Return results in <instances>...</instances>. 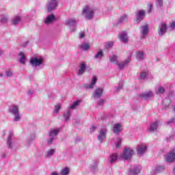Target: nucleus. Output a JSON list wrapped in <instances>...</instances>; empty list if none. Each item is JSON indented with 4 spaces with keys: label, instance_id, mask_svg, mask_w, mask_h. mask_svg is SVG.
<instances>
[{
    "label": "nucleus",
    "instance_id": "nucleus-6",
    "mask_svg": "<svg viewBox=\"0 0 175 175\" xmlns=\"http://www.w3.org/2000/svg\"><path fill=\"white\" fill-rule=\"evenodd\" d=\"M13 136H14L13 133L10 132L7 139V146L8 148H10V149L14 148V147H16V141H14V138L13 137Z\"/></svg>",
    "mask_w": 175,
    "mask_h": 175
},
{
    "label": "nucleus",
    "instance_id": "nucleus-52",
    "mask_svg": "<svg viewBox=\"0 0 175 175\" xmlns=\"http://www.w3.org/2000/svg\"><path fill=\"white\" fill-rule=\"evenodd\" d=\"M97 167H98V166L96 165H94L90 167V169H91L92 172H95L96 170Z\"/></svg>",
    "mask_w": 175,
    "mask_h": 175
},
{
    "label": "nucleus",
    "instance_id": "nucleus-33",
    "mask_svg": "<svg viewBox=\"0 0 175 175\" xmlns=\"http://www.w3.org/2000/svg\"><path fill=\"white\" fill-rule=\"evenodd\" d=\"M155 92L157 95H161L165 92V88L162 86H159L155 89Z\"/></svg>",
    "mask_w": 175,
    "mask_h": 175
},
{
    "label": "nucleus",
    "instance_id": "nucleus-45",
    "mask_svg": "<svg viewBox=\"0 0 175 175\" xmlns=\"http://www.w3.org/2000/svg\"><path fill=\"white\" fill-rule=\"evenodd\" d=\"M5 75L7 77H12V76H13V72H12V70H7L5 71Z\"/></svg>",
    "mask_w": 175,
    "mask_h": 175
},
{
    "label": "nucleus",
    "instance_id": "nucleus-17",
    "mask_svg": "<svg viewBox=\"0 0 175 175\" xmlns=\"http://www.w3.org/2000/svg\"><path fill=\"white\" fill-rule=\"evenodd\" d=\"M140 172H142V166L140 165L135 166L133 168L130 169L129 170V173L131 175L139 174Z\"/></svg>",
    "mask_w": 175,
    "mask_h": 175
},
{
    "label": "nucleus",
    "instance_id": "nucleus-13",
    "mask_svg": "<svg viewBox=\"0 0 175 175\" xmlns=\"http://www.w3.org/2000/svg\"><path fill=\"white\" fill-rule=\"evenodd\" d=\"M149 29L148 25H144L140 27V33L142 35V38H146L148 35Z\"/></svg>",
    "mask_w": 175,
    "mask_h": 175
},
{
    "label": "nucleus",
    "instance_id": "nucleus-29",
    "mask_svg": "<svg viewBox=\"0 0 175 175\" xmlns=\"http://www.w3.org/2000/svg\"><path fill=\"white\" fill-rule=\"evenodd\" d=\"M104 55L103 51L100 50L94 56V59H102Z\"/></svg>",
    "mask_w": 175,
    "mask_h": 175
},
{
    "label": "nucleus",
    "instance_id": "nucleus-1",
    "mask_svg": "<svg viewBox=\"0 0 175 175\" xmlns=\"http://www.w3.org/2000/svg\"><path fill=\"white\" fill-rule=\"evenodd\" d=\"M134 154L133 150L130 148H126L124 149L123 152L120 154V159H124V161H131Z\"/></svg>",
    "mask_w": 175,
    "mask_h": 175
},
{
    "label": "nucleus",
    "instance_id": "nucleus-25",
    "mask_svg": "<svg viewBox=\"0 0 175 175\" xmlns=\"http://www.w3.org/2000/svg\"><path fill=\"white\" fill-rule=\"evenodd\" d=\"M96 81H98V78L96 77V76H94L92 79L91 84L88 85L87 86V88H88L89 90H92V88H94V86L95 85V84H96Z\"/></svg>",
    "mask_w": 175,
    "mask_h": 175
},
{
    "label": "nucleus",
    "instance_id": "nucleus-4",
    "mask_svg": "<svg viewBox=\"0 0 175 175\" xmlns=\"http://www.w3.org/2000/svg\"><path fill=\"white\" fill-rule=\"evenodd\" d=\"M107 135V127L106 126H102L99 134L97 137V140L100 142V143H103L105 139H106V136Z\"/></svg>",
    "mask_w": 175,
    "mask_h": 175
},
{
    "label": "nucleus",
    "instance_id": "nucleus-48",
    "mask_svg": "<svg viewBox=\"0 0 175 175\" xmlns=\"http://www.w3.org/2000/svg\"><path fill=\"white\" fill-rule=\"evenodd\" d=\"M122 87H124V83L122 82H120L117 88V91H120L122 88Z\"/></svg>",
    "mask_w": 175,
    "mask_h": 175
},
{
    "label": "nucleus",
    "instance_id": "nucleus-35",
    "mask_svg": "<svg viewBox=\"0 0 175 175\" xmlns=\"http://www.w3.org/2000/svg\"><path fill=\"white\" fill-rule=\"evenodd\" d=\"M69 172H70V170L69 169V167H66L64 169H62L60 172V174L61 175H68L69 174Z\"/></svg>",
    "mask_w": 175,
    "mask_h": 175
},
{
    "label": "nucleus",
    "instance_id": "nucleus-57",
    "mask_svg": "<svg viewBox=\"0 0 175 175\" xmlns=\"http://www.w3.org/2000/svg\"><path fill=\"white\" fill-rule=\"evenodd\" d=\"M29 140H35V135H31L29 137Z\"/></svg>",
    "mask_w": 175,
    "mask_h": 175
},
{
    "label": "nucleus",
    "instance_id": "nucleus-53",
    "mask_svg": "<svg viewBox=\"0 0 175 175\" xmlns=\"http://www.w3.org/2000/svg\"><path fill=\"white\" fill-rule=\"evenodd\" d=\"M170 28L171 29H175V21L170 23Z\"/></svg>",
    "mask_w": 175,
    "mask_h": 175
},
{
    "label": "nucleus",
    "instance_id": "nucleus-27",
    "mask_svg": "<svg viewBox=\"0 0 175 175\" xmlns=\"http://www.w3.org/2000/svg\"><path fill=\"white\" fill-rule=\"evenodd\" d=\"M19 55H20V59H19V62L21 64H22V65H25V61L27 59V57H25V55H24V53L23 52H21L19 53Z\"/></svg>",
    "mask_w": 175,
    "mask_h": 175
},
{
    "label": "nucleus",
    "instance_id": "nucleus-12",
    "mask_svg": "<svg viewBox=\"0 0 175 175\" xmlns=\"http://www.w3.org/2000/svg\"><path fill=\"white\" fill-rule=\"evenodd\" d=\"M136 16H137L136 23H137V24H139V23H140V21H142L143 20V18H144V17H146V11H144L143 10H139L136 14Z\"/></svg>",
    "mask_w": 175,
    "mask_h": 175
},
{
    "label": "nucleus",
    "instance_id": "nucleus-19",
    "mask_svg": "<svg viewBox=\"0 0 175 175\" xmlns=\"http://www.w3.org/2000/svg\"><path fill=\"white\" fill-rule=\"evenodd\" d=\"M159 126V122L155 121L154 122H153L150 124L148 131L149 132H155V131H157V129H158Z\"/></svg>",
    "mask_w": 175,
    "mask_h": 175
},
{
    "label": "nucleus",
    "instance_id": "nucleus-50",
    "mask_svg": "<svg viewBox=\"0 0 175 175\" xmlns=\"http://www.w3.org/2000/svg\"><path fill=\"white\" fill-rule=\"evenodd\" d=\"M114 44V43L110 42H108L106 45V48L107 49H110L111 47H113V45Z\"/></svg>",
    "mask_w": 175,
    "mask_h": 175
},
{
    "label": "nucleus",
    "instance_id": "nucleus-41",
    "mask_svg": "<svg viewBox=\"0 0 175 175\" xmlns=\"http://www.w3.org/2000/svg\"><path fill=\"white\" fill-rule=\"evenodd\" d=\"M121 142H122V139L121 138H118L117 142L116 143V148H120L121 147Z\"/></svg>",
    "mask_w": 175,
    "mask_h": 175
},
{
    "label": "nucleus",
    "instance_id": "nucleus-3",
    "mask_svg": "<svg viewBox=\"0 0 175 175\" xmlns=\"http://www.w3.org/2000/svg\"><path fill=\"white\" fill-rule=\"evenodd\" d=\"M9 112L14 116V121L18 122L21 120V115H20V109L18 105H13L9 109Z\"/></svg>",
    "mask_w": 175,
    "mask_h": 175
},
{
    "label": "nucleus",
    "instance_id": "nucleus-34",
    "mask_svg": "<svg viewBox=\"0 0 175 175\" xmlns=\"http://www.w3.org/2000/svg\"><path fill=\"white\" fill-rule=\"evenodd\" d=\"M137 59L138 61H142V59H144V53L142 51H139L137 53Z\"/></svg>",
    "mask_w": 175,
    "mask_h": 175
},
{
    "label": "nucleus",
    "instance_id": "nucleus-56",
    "mask_svg": "<svg viewBox=\"0 0 175 175\" xmlns=\"http://www.w3.org/2000/svg\"><path fill=\"white\" fill-rule=\"evenodd\" d=\"M84 36H85L84 32L80 33V34H79V38H80L81 39H83V38H84Z\"/></svg>",
    "mask_w": 175,
    "mask_h": 175
},
{
    "label": "nucleus",
    "instance_id": "nucleus-11",
    "mask_svg": "<svg viewBox=\"0 0 175 175\" xmlns=\"http://www.w3.org/2000/svg\"><path fill=\"white\" fill-rule=\"evenodd\" d=\"M30 64L31 66H40L43 64V59H39L38 57H34L31 59Z\"/></svg>",
    "mask_w": 175,
    "mask_h": 175
},
{
    "label": "nucleus",
    "instance_id": "nucleus-47",
    "mask_svg": "<svg viewBox=\"0 0 175 175\" xmlns=\"http://www.w3.org/2000/svg\"><path fill=\"white\" fill-rule=\"evenodd\" d=\"M105 102H106V100H105L103 98H100L98 101V106H103Z\"/></svg>",
    "mask_w": 175,
    "mask_h": 175
},
{
    "label": "nucleus",
    "instance_id": "nucleus-7",
    "mask_svg": "<svg viewBox=\"0 0 175 175\" xmlns=\"http://www.w3.org/2000/svg\"><path fill=\"white\" fill-rule=\"evenodd\" d=\"M58 6V0H50L46 5L48 12H53Z\"/></svg>",
    "mask_w": 175,
    "mask_h": 175
},
{
    "label": "nucleus",
    "instance_id": "nucleus-21",
    "mask_svg": "<svg viewBox=\"0 0 175 175\" xmlns=\"http://www.w3.org/2000/svg\"><path fill=\"white\" fill-rule=\"evenodd\" d=\"M55 16H54V14H51L49 16H48L46 19L44 20V23L46 24H51V23H54V21H55Z\"/></svg>",
    "mask_w": 175,
    "mask_h": 175
},
{
    "label": "nucleus",
    "instance_id": "nucleus-62",
    "mask_svg": "<svg viewBox=\"0 0 175 175\" xmlns=\"http://www.w3.org/2000/svg\"><path fill=\"white\" fill-rule=\"evenodd\" d=\"M2 76H3L2 74H1V75H0V77H2Z\"/></svg>",
    "mask_w": 175,
    "mask_h": 175
},
{
    "label": "nucleus",
    "instance_id": "nucleus-54",
    "mask_svg": "<svg viewBox=\"0 0 175 175\" xmlns=\"http://www.w3.org/2000/svg\"><path fill=\"white\" fill-rule=\"evenodd\" d=\"M96 129V126L92 125L90 128V132L92 133Z\"/></svg>",
    "mask_w": 175,
    "mask_h": 175
},
{
    "label": "nucleus",
    "instance_id": "nucleus-23",
    "mask_svg": "<svg viewBox=\"0 0 175 175\" xmlns=\"http://www.w3.org/2000/svg\"><path fill=\"white\" fill-rule=\"evenodd\" d=\"M175 159V153L172 152L167 154L166 157L167 162H173Z\"/></svg>",
    "mask_w": 175,
    "mask_h": 175
},
{
    "label": "nucleus",
    "instance_id": "nucleus-40",
    "mask_svg": "<svg viewBox=\"0 0 175 175\" xmlns=\"http://www.w3.org/2000/svg\"><path fill=\"white\" fill-rule=\"evenodd\" d=\"M80 103V101H75L72 103V105L70 107V109H76V107H77V106H79Z\"/></svg>",
    "mask_w": 175,
    "mask_h": 175
},
{
    "label": "nucleus",
    "instance_id": "nucleus-2",
    "mask_svg": "<svg viewBox=\"0 0 175 175\" xmlns=\"http://www.w3.org/2000/svg\"><path fill=\"white\" fill-rule=\"evenodd\" d=\"M95 11L90 5H86L83 9L82 15L86 20H92Z\"/></svg>",
    "mask_w": 175,
    "mask_h": 175
},
{
    "label": "nucleus",
    "instance_id": "nucleus-44",
    "mask_svg": "<svg viewBox=\"0 0 175 175\" xmlns=\"http://www.w3.org/2000/svg\"><path fill=\"white\" fill-rule=\"evenodd\" d=\"M57 138L53 137H49V139L47 141L48 144L50 146L51 144H53V142H54V140H56Z\"/></svg>",
    "mask_w": 175,
    "mask_h": 175
},
{
    "label": "nucleus",
    "instance_id": "nucleus-15",
    "mask_svg": "<svg viewBox=\"0 0 175 175\" xmlns=\"http://www.w3.org/2000/svg\"><path fill=\"white\" fill-rule=\"evenodd\" d=\"M152 96H154V94L151 91L146 92L139 95V97L145 100H148V99H150V98H152Z\"/></svg>",
    "mask_w": 175,
    "mask_h": 175
},
{
    "label": "nucleus",
    "instance_id": "nucleus-28",
    "mask_svg": "<svg viewBox=\"0 0 175 175\" xmlns=\"http://www.w3.org/2000/svg\"><path fill=\"white\" fill-rule=\"evenodd\" d=\"M118 159V155L117 154L113 153L111 156H109V162L110 163H114Z\"/></svg>",
    "mask_w": 175,
    "mask_h": 175
},
{
    "label": "nucleus",
    "instance_id": "nucleus-10",
    "mask_svg": "<svg viewBox=\"0 0 175 175\" xmlns=\"http://www.w3.org/2000/svg\"><path fill=\"white\" fill-rule=\"evenodd\" d=\"M146 151H147V145L146 144H142L137 147V152L139 155H143V154L146 153Z\"/></svg>",
    "mask_w": 175,
    "mask_h": 175
},
{
    "label": "nucleus",
    "instance_id": "nucleus-22",
    "mask_svg": "<svg viewBox=\"0 0 175 175\" xmlns=\"http://www.w3.org/2000/svg\"><path fill=\"white\" fill-rule=\"evenodd\" d=\"M54 154H55V149L51 148L46 150V152H45L44 157L45 158H51V157H53Z\"/></svg>",
    "mask_w": 175,
    "mask_h": 175
},
{
    "label": "nucleus",
    "instance_id": "nucleus-31",
    "mask_svg": "<svg viewBox=\"0 0 175 175\" xmlns=\"http://www.w3.org/2000/svg\"><path fill=\"white\" fill-rule=\"evenodd\" d=\"M126 21H128V15L124 14L120 18L118 24H124V23H126Z\"/></svg>",
    "mask_w": 175,
    "mask_h": 175
},
{
    "label": "nucleus",
    "instance_id": "nucleus-9",
    "mask_svg": "<svg viewBox=\"0 0 175 175\" xmlns=\"http://www.w3.org/2000/svg\"><path fill=\"white\" fill-rule=\"evenodd\" d=\"M131 57H132V52L130 53V55H129L128 58L126 60L120 63L118 62V63L116 65H118L119 69H124V68H125L126 65H128V64L131 62Z\"/></svg>",
    "mask_w": 175,
    "mask_h": 175
},
{
    "label": "nucleus",
    "instance_id": "nucleus-43",
    "mask_svg": "<svg viewBox=\"0 0 175 175\" xmlns=\"http://www.w3.org/2000/svg\"><path fill=\"white\" fill-rule=\"evenodd\" d=\"M81 49L84 50V51H88V49H90V45L87 43L83 44L81 45Z\"/></svg>",
    "mask_w": 175,
    "mask_h": 175
},
{
    "label": "nucleus",
    "instance_id": "nucleus-20",
    "mask_svg": "<svg viewBox=\"0 0 175 175\" xmlns=\"http://www.w3.org/2000/svg\"><path fill=\"white\" fill-rule=\"evenodd\" d=\"M120 40L123 43H128V33L126 32H122L120 34L119 37Z\"/></svg>",
    "mask_w": 175,
    "mask_h": 175
},
{
    "label": "nucleus",
    "instance_id": "nucleus-32",
    "mask_svg": "<svg viewBox=\"0 0 175 175\" xmlns=\"http://www.w3.org/2000/svg\"><path fill=\"white\" fill-rule=\"evenodd\" d=\"M9 21V16L8 15H2L0 18V23L1 24H6L8 21Z\"/></svg>",
    "mask_w": 175,
    "mask_h": 175
},
{
    "label": "nucleus",
    "instance_id": "nucleus-30",
    "mask_svg": "<svg viewBox=\"0 0 175 175\" xmlns=\"http://www.w3.org/2000/svg\"><path fill=\"white\" fill-rule=\"evenodd\" d=\"M21 21V16H16L12 18L13 25H17Z\"/></svg>",
    "mask_w": 175,
    "mask_h": 175
},
{
    "label": "nucleus",
    "instance_id": "nucleus-61",
    "mask_svg": "<svg viewBox=\"0 0 175 175\" xmlns=\"http://www.w3.org/2000/svg\"><path fill=\"white\" fill-rule=\"evenodd\" d=\"M31 94H32V92L29 91V92H28V94H29V95H31Z\"/></svg>",
    "mask_w": 175,
    "mask_h": 175
},
{
    "label": "nucleus",
    "instance_id": "nucleus-37",
    "mask_svg": "<svg viewBox=\"0 0 175 175\" xmlns=\"http://www.w3.org/2000/svg\"><path fill=\"white\" fill-rule=\"evenodd\" d=\"M163 103L165 105V107H169V105L172 103V100H170L169 98H167L163 100Z\"/></svg>",
    "mask_w": 175,
    "mask_h": 175
},
{
    "label": "nucleus",
    "instance_id": "nucleus-59",
    "mask_svg": "<svg viewBox=\"0 0 175 175\" xmlns=\"http://www.w3.org/2000/svg\"><path fill=\"white\" fill-rule=\"evenodd\" d=\"M2 54H3V51L0 49V57H1V55H2Z\"/></svg>",
    "mask_w": 175,
    "mask_h": 175
},
{
    "label": "nucleus",
    "instance_id": "nucleus-38",
    "mask_svg": "<svg viewBox=\"0 0 175 175\" xmlns=\"http://www.w3.org/2000/svg\"><path fill=\"white\" fill-rule=\"evenodd\" d=\"M165 170V166L163 165H159L156 167L155 169V172L156 173H159L161 172H163Z\"/></svg>",
    "mask_w": 175,
    "mask_h": 175
},
{
    "label": "nucleus",
    "instance_id": "nucleus-63",
    "mask_svg": "<svg viewBox=\"0 0 175 175\" xmlns=\"http://www.w3.org/2000/svg\"><path fill=\"white\" fill-rule=\"evenodd\" d=\"M170 96H173L172 95V94H170Z\"/></svg>",
    "mask_w": 175,
    "mask_h": 175
},
{
    "label": "nucleus",
    "instance_id": "nucleus-49",
    "mask_svg": "<svg viewBox=\"0 0 175 175\" xmlns=\"http://www.w3.org/2000/svg\"><path fill=\"white\" fill-rule=\"evenodd\" d=\"M122 87H124V83L122 82H120L117 88V91H120L122 88Z\"/></svg>",
    "mask_w": 175,
    "mask_h": 175
},
{
    "label": "nucleus",
    "instance_id": "nucleus-46",
    "mask_svg": "<svg viewBox=\"0 0 175 175\" xmlns=\"http://www.w3.org/2000/svg\"><path fill=\"white\" fill-rule=\"evenodd\" d=\"M157 3L159 8H162L163 6V0H157Z\"/></svg>",
    "mask_w": 175,
    "mask_h": 175
},
{
    "label": "nucleus",
    "instance_id": "nucleus-16",
    "mask_svg": "<svg viewBox=\"0 0 175 175\" xmlns=\"http://www.w3.org/2000/svg\"><path fill=\"white\" fill-rule=\"evenodd\" d=\"M61 131V129L59 128L57 129H51L49 136V137H55L57 139V136H58V133Z\"/></svg>",
    "mask_w": 175,
    "mask_h": 175
},
{
    "label": "nucleus",
    "instance_id": "nucleus-51",
    "mask_svg": "<svg viewBox=\"0 0 175 175\" xmlns=\"http://www.w3.org/2000/svg\"><path fill=\"white\" fill-rule=\"evenodd\" d=\"M175 122V118H172L168 122H167V125H170V124H173Z\"/></svg>",
    "mask_w": 175,
    "mask_h": 175
},
{
    "label": "nucleus",
    "instance_id": "nucleus-8",
    "mask_svg": "<svg viewBox=\"0 0 175 175\" xmlns=\"http://www.w3.org/2000/svg\"><path fill=\"white\" fill-rule=\"evenodd\" d=\"M166 31H167V25L163 22L161 23L158 29L159 36H163L166 33Z\"/></svg>",
    "mask_w": 175,
    "mask_h": 175
},
{
    "label": "nucleus",
    "instance_id": "nucleus-36",
    "mask_svg": "<svg viewBox=\"0 0 175 175\" xmlns=\"http://www.w3.org/2000/svg\"><path fill=\"white\" fill-rule=\"evenodd\" d=\"M148 76V71L144 70L140 74L141 80H145V79Z\"/></svg>",
    "mask_w": 175,
    "mask_h": 175
},
{
    "label": "nucleus",
    "instance_id": "nucleus-14",
    "mask_svg": "<svg viewBox=\"0 0 175 175\" xmlns=\"http://www.w3.org/2000/svg\"><path fill=\"white\" fill-rule=\"evenodd\" d=\"M103 91L104 90L102 88H96L93 93V97L95 98H101L103 95Z\"/></svg>",
    "mask_w": 175,
    "mask_h": 175
},
{
    "label": "nucleus",
    "instance_id": "nucleus-58",
    "mask_svg": "<svg viewBox=\"0 0 175 175\" xmlns=\"http://www.w3.org/2000/svg\"><path fill=\"white\" fill-rule=\"evenodd\" d=\"M51 175H58V173L54 172H52Z\"/></svg>",
    "mask_w": 175,
    "mask_h": 175
},
{
    "label": "nucleus",
    "instance_id": "nucleus-18",
    "mask_svg": "<svg viewBox=\"0 0 175 175\" xmlns=\"http://www.w3.org/2000/svg\"><path fill=\"white\" fill-rule=\"evenodd\" d=\"M113 132L116 133V135H118L120 132H122V125L120 123L116 124L113 125Z\"/></svg>",
    "mask_w": 175,
    "mask_h": 175
},
{
    "label": "nucleus",
    "instance_id": "nucleus-42",
    "mask_svg": "<svg viewBox=\"0 0 175 175\" xmlns=\"http://www.w3.org/2000/svg\"><path fill=\"white\" fill-rule=\"evenodd\" d=\"M59 110H61V105H57L55 106V109H54V113H56L57 114H58V113H59Z\"/></svg>",
    "mask_w": 175,
    "mask_h": 175
},
{
    "label": "nucleus",
    "instance_id": "nucleus-60",
    "mask_svg": "<svg viewBox=\"0 0 175 175\" xmlns=\"http://www.w3.org/2000/svg\"><path fill=\"white\" fill-rule=\"evenodd\" d=\"M5 157H6V155L5 154H1V158H5Z\"/></svg>",
    "mask_w": 175,
    "mask_h": 175
},
{
    "label": "nucleus",
    "instance_id": "nucleus-55",
    "mask_svg": "<svg viewBox=\"0 0 175 175\" xmlns=\"http://www.w3.org/2000/svg\"><path fill=\"white\" fill-rule=\"evenodd\" d=\"M152 10V5H149V9L148 10V13H150Z\"/></svg>",
    "mask_w": 175,
    "mask_h": 175
},
{
    "label": "nucleus",
    "instance_id": "nucleus-26",
    "mask_svg": "<svg viewBox=\"0 0 175 175\" xmlns=\"http://www.w3.org/2000/svg\"><path fill=\"white\" fill-rule=\"evenodd\" d=\"M85 69H87V65H85L84 63H81L80 65V69L78 72L79 75H81L84 74V72H85Z\"/></svg>",
    "mask_w": 175,
    "mask_h": 175
},
{
    "label": "nucleus",
    "instance_id": "nucleus-39",
    "mask_svg": "<svg viewBox=\"0 0 175 175\" xmlns=\"http://www.w3.org/2000/svg\"><path fill=\"white\" fill-rule=\"evenodd\" d=\"M70 111H68L66 113H64V117L65 118V121H69V118H70Z\"/></svg>",
    "mask_w": 175,
    "mask_h": 175
},
{
    "label": "nucleus",
    "instance_id": "nucleus-24",
    "mask_svg": "<svg viewBox=\"0 0 175 175\" xmlns=\"http://www.w3.org/2000/svg\"><path fill=\"white\" fill-rule=\"evenodd\" d=\"M109 61L110 62H111V64H115V65H117L119 62L118 56L116 55H112L111 56H109Z\"/></svg>",
    "mask_w": 175,
    "mask_h": 175
},
{
    "label": "nucleus",
    "instance_id": "nucleus-5",
    "mask_svg": "<svg viewBox=\"0 0 175 175\" xmlns=\"http://www.w3.org/2000/svg\"><path fill=\"white\" fill-rule=\"evenodd\" d=\"M65 25L70 28L71 32H75L76 31V25H77V20L70 18L66 21Z\"/></svg>",
    "mask_w": 175,
    "mask_h": 175
},
{
    "label": "nucleus",
    "instance_id": "nucleus-64",
    "mask_svg": "<svg viewBox=\"0 0 175 175\" xmlns=\"http://www.w3.org/2000/svg\"><path fill=\"white\" fill-rule=\"evenodd\" d=\"M27 143H28V144H29V141H28V142H27Z\"/></svg>",
    "mask_w": 175,
    "mask_h": 175
}]
</instances>
